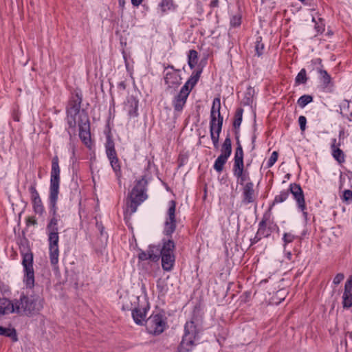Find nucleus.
Listing matches in <instances>:
<instances>
[{"instance_id":"nucleus-17","label":"nucleus","mask_w":352,"mask_h":352,"mask_svg":"<svg viewBox=\"0 0 352 352\" xmlns=\"http://www.w3.org/2000/svg\"><path fill=\"white\" fill-rule=\"evenodd\" d=\"M15 313L14 303L7 298H0V316Z\"/></svg>"},{"instance_id":"nucleus-19","label":"nucleus","mask_w":352,"mask_h":352,"mask_svg":"<svg viewBox=\"0 0 352 352\" xmlns=\"http://www.w3.org/2000/svg\"><path fill=\"white\" fill-rule=\"evenodd\" d=\"M175 249V245L173 240L168 239L164 241L163 245L160 250V256L166 255H175L174 251Z\"/></svg>"},{"instance_id":"nucleus-4","label":"nucleus","mask_w":352,"mask_h":352,"mask_svg":"<svg viewBox=\"0 0 352 352\" xmlns=\"http://www.w3.org/2000/svg\"><path fill=\"white\" fill-rule=\"evenodd\" d=\"M60 183V167L58 157L54 156L52 162V170L50 178V204L53 210L54 216L56 214V203L58 199V189Z\"/></svg>"},{"instance_id":"nucleus-64","label":"nucleus","mask_w":352,"mask_h":352,"mask_svg":"<svg viewBox=\"0 0 352 352\" xmlns=\"http://www.w3.org/2000/svg\"><path fill=\"white\" fill-rule=\"evenodd\" d=\"M124 3H125L124 0H119V4H120V6L122 8H124Z\"/></svg>"},{"instance_id":"nucleus-54","label":"nucleus","mask_w":352,"mask_h":352,"mask_svg":"<svg viewBox=\"0 0 352 352\" xmlns=\"http://www.w3.org/2000/svg\"><path fill=\"white\" fill-rule=\"evenodd\" d=\"M255 114L253 113L250 119V122H249V124H251V129H249L248 127H245V130H251V131H256V128H255Z\"/></svg>"},{"instance_id":"nucleus-47","label":"nucleus","mask_w":352,"mask_h":352,"mask_svg":"<svg viewBox=\"0 0 352 352\" xmlns=\"http://www.w3.org/2000/svg\"><path fill=\"white\" fill-rule=\"evenodd\" d=\"M344 137L342 133H340L338 135V139L334 138L331 143V148H339L342 144V141L343 140Z\"/></svg>"},{"instance_id":"nucleus-38","label":"nucleus","mask_w":352,"mask_h":352,"mask_svg":"<svg viewBox=\"0 0 352 352\" xmlns=\"http://www.w3.org/2000/svg\"><path fill=\"white\" fill-rule=\"evenodd\" d=\"M313 101V97L310 95H303L298 100V104L300 108H304L307 104Z\"/></svg>"},{"instance_id":"nucleus-21","label":"nucleus","mask_w":352,"mask_h":352,"mask_svg":"<svg viewBox=\"0 0 352 352\" xmlns=\"http://www.w3.org/2000/svg\"><path fill=\"white\" fill-rule=\"evenodd\" d=\"M210 132H221L223 123V117L210 116Z\"/></svg>"},{"instance_id":"nucleus-56","label":"nucleus","mask_w":352,"mask_h":352,"mask_svg":"<svg viewBox=\"0 0 352 352\" xmlns=\"http://www.w3.org/2000/svg\"><path fill=\"white\" fill-rule=\"evenodd\" d=\"M138 258L141 261H146L149 259V258L148 257V254H146V251L141 252L138 255Z\"/></svg>"},{"instance_id":"nucleus-41","label":"nucleus","mask_w":352,"mask_h":352,"mask_svg":"<svg viewBox=\"0 0 352 352\" xmlns=\"http://www.w3.org/2000/svg\"><path fill=\"white\" fill-rule=\"evenodd\" d=\"M318 72L321 76V79L325 85H328L331 82V76L326 70L320 69Z\"/></svg>"},{"instance_id":"nucleus-20","label":"nucleus","mask_w":352,"mask_h":352,"mask_svg":"<svg viewBox=\"0 0 352 352\" xmlns=\"http://www.w3.org/2000/svg\"><path fill=\"white\" fill-rule=\"evenodd\" d=\"M162 258V266L164 270L170 271L175 264V255L160 256Z\"/></svg>"},{"instance_id":"nucleus-61","label":"nucleus","mask_w":352,"mask_h":352,"mask_svg":"<svg viewBox=\"0 0 352 352\" xmlns=\"http://www.w3.org/2000/svg\"><path fill=\"white\" fill-rule=\"evenodd\" d=\"M261 238L256 234L255 237L252 239V244L257 243L258 241L261 240Z\"/></svg>"},{"instance_id":"nucleus-35","label":"nucleus","mask_w":352,"mask_h":352,"mask_svg":"<svg viewBox=\"0 0 352 352\" xmlns=\"http://www.w3.org/2000/svg\"><path fill=\"white\" fill-rule=\"evenodd\" d=\"M78 135L85 144V145L91 149L93 146V142L91 141V133H78Z\"/></svg>"},{"instance_id":"nucleus-52","label":"nucleus","mask_w":352,"mask_h":352,"mask_svg":"<svg viewBox=\"0 0 352 352\" xmlns=\"http://www.w3.org/2000/svg\"><path fill=\"white\" fill-rule=\"evenodd\" d=\"M30 191L31 193V197L32 201L36 200L37 199H41L39 197V194L34 186H30Z\"/></svg>"},{"instance_id":"nucleus-25","label":"nucleus","mask_w":352,"mask_h":352,"mask_svg":"<svg viewBox=\"0 0 352 352\" xmlns=\"http://www.w3.org/2000/svg\"><path fill=\"white\" fill-rule=\"evenodd\" d=\"M221 154L220 155L223 156L228 159L232 153V144L231 140L229 136H228L221 146Z\"/></svg>"},{"instance_id":"nucleus-59","label":"nucleus","mask_w":352,"mask_h":352,"mask_svg":"<svg viewBox=\"0 0 352 352\" xmlns=\"http://www.w3.org/2000/svg\"><path fill=\"white\" fill-rule=\"evenodd\" d=\"M142 1L143 0H131V3L134 6H138L142 3Z\"/></svg>"},{"instance_id":"nucleus-39","label":"nucleus","mask_w":352,"mask_h":352,"mask_svg":"<svg viewBox=\"0 0 352 352\" xmlns=\"http://www.w3.org/2000/svg\"><path fill=\"white\" fill-rule=\"evenodd\" d=\"M287 292L283 289L278 290L275 296L272 298L273 303L279 304L282 300H283L286 296Z\"/></svg>"},{"instance_id":"nucleus-15","label":"nucleus","mask_w":352,"mask_h":352,"mask_svg":"<svg viewBox=\"0 0 352 352\" xmlns=\"http://www.w3.org/2000/svg\"><path fill=\"white\" fill-rule=\"evenodd\" d=\"M138 100L133 96H129L125 103V109L130 117H137Z\"/></svg>"},{"instance_id":"nucleus-32","label":"nucleus","mask_w":352,"mask_h":352,"mask_svg":"<svg viewBox=\"0 0 352 352\" xmlns=\"http://www.w3.org/2000/svg\"><path fill=\"white\" fill-rule=\"evenodd\" d=\"M308 80L307 76V72L305 69H302L299 73L297 74L295 78V84L296 85H298L300 84H305Z\"/></svg>"},{"instance_id":"nucleus-45","label":"nucleus","mask_w":352,"mask_h":352,"mask_svg":"<svg viewBox=\"0 0 352 352\" xmlns=\"http://www.w3.org/2000/svg\"><path fill=\"white\" fill-rule=\"evenodd\" d=\"M108 158L110 160L111 166H112L113 169L114 170V171L116 172V173L120 171V165L118 164V159L117 157V155H115L113 157H109Z\"/></svg>"},{"instance_id":"nucleus-23","label":"nucleus","mask_w":352,"mask_h":352,"mask_svg":"<svg viewBox=\"0 0 352 352\" xmlns=\"http://www.w3.org/2000/svg\"><path fill=\"white\" fill-rule=\"evenodd\" d=\"M0 335L10 338L13 342L18 340L16 331L14 328L0 327Z\"/></svg>"},{"instance_id":"nucleus-2","label":"nucleus","mask_w":352,"mask_h":352,"mask_svg":"<svg viewBox=\"0 0 352 352\" xmlns=\"http://www.w3.org/2000/svg\"><path fill=\"white\" fill-rule=\"evenodd\" d=\"M15 313L32 316L38 314L43 307V300L38 296L21 295L14 301Z\"/></svg>"},{"instance_id":"nucleus-18","label":"nucleus","mask_w":352,"mask_h":352,"mask_svg":"<svg viewBox=\"0 0 352 352\" xmlns=\"http://www.w3.org/2000/svg\"><path fill=\"white\" fill-rule=\"evenodd\" d=\"M146 309L145 307H134L132 311V316L134 321L138 324H142L146 317Z\"/></svg>"},{"instance_id":"nucleus-46","label":"nucleus","mask_w":352,"mask_h":352,"mask_svg":"<svg viewBox=\"0 0 352 352\" xmlns=\"http://www.w3.org/2000/svg\"><path fill=\"white\" fill-rule=\"evenodd\" d=\"M57 224H58L57 219L55 217H53L51 219L49 224L47 225L48 231H52V230H55V229H56V230H58Z\"/></svg>"},{"instance_id":"nucleus-63","label":"nucleus","mask_w":352,"mask_h":352,"mask_svg":"<svg viewBox=\"0 0 352 352\" xmlns=\"http://www.w3.org/2000/svg\"><path fill=\"white\" fill-rule=\"evenodd\" d=\"M286 256H287V258L288 260H291L292 259V253L290 252H287Z\"/></svg>"},{"instance_id":"nucleus-37","label":"nucleus","mask_w":352,"mask_h":352,"mask_svg":"<svg viewBox=\"0 0 352 352\" xmlns=\"http://www.w3.org/2000/svg\"><path fill=\"white\" fill-rule=\"evenodd\" d=\"M265 45L262 42V37L258 36L255 43V51L256 54L260 56L263 54Z\"/></svg>"},{"instance_id":"nucleus-6","label":"nucleus","mask_w":352,"mask_h":352,"mask_svg":"<svg viewBox=\"0 0 352 352\" xmlns=\"http://www.w3.org/2000/svg\"><path fill=\"white\" fill-rule=\"evenodd\" d=\"M22 265L24 267V282L27 287L32 288L34 285V272L33 269V254L30 251L23 253Z\"/></svg>"},{"instance_id":"nucleus-60","label":"nucleus","mask_w":352,"mask_h":352,"mask_svg":"<svg viewBox=\"0 0 352 352\" xmlns=\"http://www.w3.org/2000/svg\"><path fill=\"white\" fill-rule=\"evenodd\" d=\"M219 6V1L218 0H213L210 3V7L211 8H216Z\"/></svg>"},{"instance_id":"nucleus-11","label":"nucleus","mask_w":352,"mask_h":352,"mask_svg":"<svg viewBox=\"0 0 352 352\" xmlns=\"http://www.w3.org/2000/svg\"><path fill=\"white\" fill-rule=\"evenodd\" d=\"M170 68L173 71L166 72L164 76L165 84L167 85L169 88H175L181 84L182 78L179 74V70L174 69L173 66L168 65L164 67L165 70Z\"/></svg>"},{"instance_id":"nucleus-3","label":"nucleus","mask_w":352,"mask_h":352,"mask_svg":"<svg viewBox=\"0 0 352 352\" xmlns=\"http://www.w3.org/2000/svg\"><path fill=\"white\" fill-rule=\"evenodd\" d=\"M146 185L147 181L142 177L136 182L130 192L127 201V208L131 213H134L137 210L138 206L147 198Z\"/></svg>"},{"instance_id":"nucleus-28","label":"nucleus","mask_w":352,"mask_h":352,"mask_svg":"<svg viewBox=\"0 0 352 352\" xmlns=\"http://www.w3.org/2000/svg\"><path fill=\"white\" fill-rule=\"evenodd\" d=\"M162 12L174 10L177 6L175 5L173 0H162L160 3Z\"/></svg>"},{"instance_id":"nucleus-22","label":"nucleus","mask_w":352,"mask_h":352,"mask_svg":"<svg viewBox=\"0 0 352 352\" xmlns=\"http://www.w3.org/2000/svg\"><path fill=\"white\" fill-rule=\"evenodd\" d=\"M122 299V310H132L134 309L133 302H135L139 298L133 296H126L121 298Z\"/></svg>"},{"instance_id":"nucleus-51","label":"nucleus","mask_w":352,"mask_h":352,"mask_svg":"<svg viewBox=\"0 0 352 352\" xmlns=\"http://www.w3.org/2000/svg\"><path fill=\"white\" fill-rule=\"evenodd\" d=\"M342 200L344 201H352V191L350 190H345L343 192Z\"/></svg>"},{"instance_id":"nucleus-7","label":"nucleus","mask_w":352,"mask_h":352,"mask_svg":"<svg viewBox=\"0 0 352 352\" xmlns=\"http://www.w3.org/2000/svg\"><path fill=\"white\" fill-rule=\"evenodd\" d=\"M58 230H52L49 231V248H50V259L51 264L57 268L58 262Z\"/></svg>"},{"instance_id":"nucleus-58","label":"nucleus","mask_w":352,"mask_h":352,"mask_svg":"<svg viewBox=\"0 0 352 352\" xmlns=\"http://www.w3.org/2000/svg\"><path fill=\"white\" fill-rule=\"evenodd\" d=\"M27 223L28 224L35 225L36 224V221L34 217H29L28 218Z\"/></svg>"},{"instance_id":"nucleus-40","label":"nucleus","mask_w":352,"mask_h":352,"mask_svg":"<svg viewBox=\"0 0 352 352\" xmlns=\"http://www.w3.org/2000/svg\"><path fill=\"white\" fill-rule=\"evenodd\" d=\"M332 155L333 157L339 162L342 163L344 161V155L341 149L340 148H332Z\"/></svg>"},{"instance_id":"nucleus-62","label":"nucleus","mask_w":352,"mask_h":352,"mask_svg":"<svg viewBox=\"0 0 352 352\" xmlns=\"http://www.w3.org/2000/svg\"><path fill=\"white\" fill-rule=\"evenodd\" d=\"M118 86H119V87L122 88V89H125V84H124V82H120V83H119V85H118Z\"/></svg>"},{"instance_id":"nucleus-14","label":"nucleus","mask_w":352,"mask_h":352,"mask_svg":"<svg viewBox=\"0 0 352 352\" xmlns=\"http://www.w3.org/2000/svg\"><path fill=\"white\" fill-rule=\"evenodd\" d=\"M342 304L344 308L352 306V276L346 280L342 296Z\"/></svg>"},{"instance_id":"nucleus-57","label":"nucleus","mask_w":352,"mask_h":352,"mask_svg":"<svg viewBox=\"0 0 352 352\" xmlns=\"http://www.w3.org/2000/svg\"><path fill=\"white\" fill-rule=\"evenodd\" d=\"M212 142L219 141L220 133H210Z\"/></svg>"},{"instance_id":"nucleus-26","label":"nucleus","mask_w":352,"mask_h":352,"mask_svg":"<svg viewBox=\"0 0 352 352\" xmlns=\"http://www.w3.org/2000/svg\"><path fill=\"white\" fill-rule=\"evenodd\" d=\"M106 153L108 157H113L116 155V152L115 150V144L114 142L111 138V136L108 134L107 137V142H106Z\"/></svg>"},{"instance_id":"nucleus-31","label":"nucleus","mask_w":352,"mask_h":352,"mask_svg":"<svg viewBox=\"0 0 352 352\" xmlns=\"http://www.w3.org/2000/svg\"><path fill=\"white\" fill-rule=\"evenodd\" d=\"M227 160H228V158H226L223 156L219 155L214 162V170L218 173H221L223 170V166L226 163Z\"/></svg>"},{"instance_id":"nucleus-16","label":"nucleus","mask_w":352,"mask_h":352,"mask_svg":"<svg viewBox=\"0 0 352 352\" xmlns=\"http://www.w3.org/2000/svg\"><path fill=\"white\" fill-rule=\"evenodd\" d=\"M254 184L252 182H247L243 188V202L252 203L254 201Z\"/></svg>"},{"instance_id":"nucleus-34","label":"nucleus","mask_w":352,"mask_h":352,"mask_svg":"<svg viewBox=\"0 0 352 352\" xmlns=\"http://www.w3.org/2000/svg\"><path fill=\"white\" fill-rule=\"evenodd\" d=\"M258 236H259L261 238L262 237H267L270 235V232L269 230L266 228V223L264 221H262L259 223V228L257 231Z\"/></svg>"},{"instance_id":"nucleus-43","label":"nucleus","mask_w":352,"mask_h":352,"mask_svg":"<svg viewBox=\"0 0 352 352\" xmlns=\"http://www.w3.org/2000/svg\"><path fill=\"white\" fill-rule=\"evenodd\" d=\"M33 207L35 212L42 214L43 211V206L41 199L32 201Z\"/></svg>"},{"instance_id":"nucleus-8","label":"nucleus","mask_w":352,"mask_h":352,"mask_svg":"<svg viewBox=\"0 0 352 352\" xmlns=\"http://www.w3.org/2000/svg\"><path fill=\"white\" fill-rule=\"evenodd\" d=\"M165 326L166 322L160 314L152 315L146 320V329L151 334H160Z\"/></svg>"},{"instance_id":"nucleus-44","label":"nucleus","mask_w":352,"mask_h":352,"mask_svg":"<svg viewBox=\"0 0 352 352\" xmlns=\"http://www.w3.org/2000/svg\"><path fill=\"white\" fill-rule=\"evenodd\" d=\"M289 196V190L287 191H283L280 195L276 196L274 203H281L285 201Z\"/></svg>"},{"instance_id":"nucleus-1","label":"nucleus","mask_w":352,"mask_h":352,"mask_svg":"<svg viewBox=\"0 0 352 352\" xmlns=\"http://www.w3.org/2000/svg\"><path fill=\"white\" fill-rule=\"evenodd\" d=\"M81 94L73 95L67 107V122L71 129L78 127L79 132H90V122L88 114L85 110H80Z\"/></svg>"},{"instance_id":"nucleus-9","label":"nucleus","mask_w":352,"mask_h":352,"mask_svg":"<svg viewBox=\"0 0 352 352\" xmlns=\"http://www.w3.org/2000/svg\"><path fill=\"white\" fill-rule=\"evenodd\" d=\"M176 202L171 200L169 202V208L167 212L168 217L165 221L164 232L167 236H171L176 229L175 219Z\"/></svg>"},{"instance_id":"nucleus-12","label":"nucleus","mask_w":352,"mask_h":352,"mask_svg":"<svg viewBox=\"0 0 352 352\" xmlns=\"http://www.w3.org/2000/svg\"><path fill=\"white\" fill-rule=\"evenodd\" d=\"M189 94V90L186 87H182L179 94L173 100V106L175 111H182Z\"/></svg>"},{"instance_id":"nucleus-5","label":"nucleus","mask_w":352,"mask_h":352,"mask_svg":"<svg viewBox=\"0 0 352 352\" xmlns=\"http://www.w3.org/2000/svg\"><path fill=\"white\" fill-rule=\"evenodd\" d=\"M185 333L180 344L179 352H188L195 344L199 334V329L193 321L187 322L184 327Z\"/></svg>"},{"instance_id":"nucleus-13","label":"nucleus","mask_w":352,"mask_h":352,"mask_svg":"<svg viewBox=\"0 0 352 352\" xmlns=\"http://www.w3.org/2000/svg\"><path fill=\"white\" fill-rule=\"evenodd\" d=\"M244 164H243V151L241 146L236 148L234 158V166L233 173L234 175L237 173H241L244 171Z\"/></svg>"},{"instance_id":"nucleus-33","label":"nucleus","mask_w":352,"mask_h":352,"mask_svg":"<svg viewBox=\"0 0 352 352\" xmlns=\"http://www.w3.org/2000/svg\"><path fill=\"white\" fill-rule=\"evenodd\" d=\"M312 21L315 23V30L318 34H322L324 31V23L323 19L318 17V19L315 16L312 17Z\"/></svg>"},{"instance_id":"nucleus-49","label":"nucleus","mask_w":352,"mask_h":352,"mask_svg":"<svg viewBox=\"0 0 352 352\" xmlns=\"http://www.w3.org/2000/svg\"><path fill=\"white\" fill-rule=\"evenodd\" d=\"M277 159H278V153L276 151H274L270 159L268 160V162H267V166L268 167H271L272 166L274 163L277 161Z\"/></svg>"},{"instance_id":"nucleus-53","label":"nucleus","mask_w":352,"mask_h":352,"mask_svg":"<svg viewBox=\"0 0 352 352\" xmlns=\"http://www.w3.org/2000/svg\"><path fill=\"white\" fill-rule=\"evenodd\" d=\"M298 123L300 126V129L302 131L305 130L307 119L305 116H300L298 118Z\"/></svg>"},{"instance_id":"nucleus-36","label":"nucleus","mask_w":352,"mask_h":352,"mask_svg":"<svg viewBox=\"0 0 352 352\" xmlns=\"http://www.w3.org/2000/svg\"><path fill=\"white\" fill-rule=\"evenodd\" d=\"M234 176L237 178V182L240 185H243L245 182H249L250 176L247 170L242 171L241 173H237Z\"/></svg>"},{"instance_id":"nucleus-10","label":"nucleus","mask_w":352,"mask_h":352,"mask_svg":"<svg viewBox=\"0 0 352 352\" xmlns=\"http://www.w3.org/2000/svg\"><path fill=\"white\" fill-rule=\"evenodd\" d=\"M289 192L293 195L294 198L298 204V208L303 212L304 215L306 216V205L303 191L300 186L295 183L291 184L289 188Z\"/></svg>"},{"instance_id":"nucleus-29","label":"nucleus","mask_w":352,"mask_h":352,"mask_svg":"<svg viewBox=\"0 0 352 352\" xmlns=\"http://www.w3.org/2000/svg\"><path fill=\"white\" fill-rule=\"evenodd\" d=\"M198 62V53L195 50H190L188 55V63L191 69H193Z\"/></svg>"},{"instance_id":"nucleus-50","label":"nucleus","mask_w":352,"mask_h":352,"mask_svg":"<svg viewBox=\"0 0 352 352\" xmlns=\"http://www.w3.org/2000/svg\"><path fill=\"white\" fill-rule=\"evenodd\" d=\"M295 239V236L291 233H285L283 236L284 241V246L286 245L287 243L292 242Z\"/></svg>"},{"instance_id":"nucleus-55","label":"nucleus","mask_w":352,"mask_h":352,"mask_svg":"<svg viewBox=\"0 0 352 352\" xmlns=\"http://www.w3.org/2000/svg\"><path fill=\"white\" fill-rule=\"evenodd\" d=\"M344 278V275L342 273L338 274L335 278H333V283L335 285H338L342 281Z\"/></svg>"},{"instance_id":"nucleus-48","label":"nucleus","mask_w":352,"mask_h":352,"mask_svg":"<svg viewBox=\"0 0 352 352\" xmlns=\"http://www.w3.org/2000/svg\"><path fill=\"white\" fill-rule=\"evenodd\" d=\"M241 18L239 15L233 16L230 20V25L232 27H238L241 25Z\"/></svg>"},{"instance_id":"nucleus-24","label":"nucleus","mask_w":352,"mask_h":352,"mask_svg":"<svg viewBox=\"0 0 352 352\" xmlns=\"http://www.w3.org/2000/svg\"><path fill=\"white\" fill-rule=\"evenodd\" d=\"M201 71H197L196 72L192 73V76L190 78L186 81L183 87H186L189 90V94L191 90L197 83L199 77H200Z\"/></svg>"},{"instance_id":"nucleus-42","label":"nucleus","mask_w":352,"mask_h":352,"mask_svg":"<svg viewBox=\"0 0 352 352\" xmlns=\"http://www.w3.org/2000/svg\"><path fill=\"white\" fill-rule=\"evenodd\" d=\"M146 254H148L149 260L152 261L156 262L160 259V255L156 253L153 247H149L146 250Z\"/></svg>"},{"instance_id":"nucleus-27","label":"nucleus","mask_w":352,"mask_h":352,"mask_svg":"<svg viewBox=\"0 0 352 352\" xmlns=\"http://www.w3.org/2000/svg\"><path fill=\"white\" fill-rule=\"evenodd\" d=\"M243 110L242 108H237L234 113L232 125L234 129L236 131L239 129V126L241 124L243 120Z\"/></svg>"},{"instance_id":"nucleus-30","label":"nucleus","mask_w":352,"mask_h":352,"mask_svg":"<svg viewBox=\"0 0 352 352\" xmlns=\"http://www.w3.org/2000/svg\"><path fill=\"white\" fill-rule=\"evenodd\" d=\"M221 109V100L219 98H215L212 102L211 108L210 116H221L220 113Z\"/></svg>"}]
</instances>
